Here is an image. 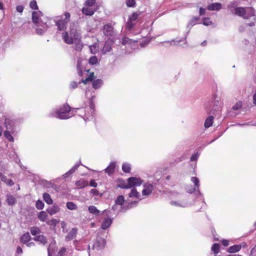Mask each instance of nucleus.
<instances>
[{
    "label": "nucleus",
    "mask_w": 256,
    "mask_h": 256,
    "mask_svg": "<svg viewBox=\"0 0 256 256\" xmlns=\"http://www.w3.org/2000/svg\"><path fill=\"white\" fill-rule=\"evenodd\" d=\"M228 8L232 14L235 15L242 17L244 19L252 18V20H256L255 10L252 7H236L234 6V4H230L228 5Z\"/></svg>",
    "instance_id": "obj_1"
},
{
    "label": "nucleus",
    "mask_w": 256,
    "mask_h": 256,
    "mask_svg": "<svg viewBox=\"0 0 256 256\" xmlns=\"http://www.w3.org/2000/svg\"><path fill=\"white\" fill-rule=\"evenodd\" d=\"M81 33L80 26L74 23H72L70 24L69 32H64L62 34V38L66 43L71 44L81 40Z\"/></svg>",
    "instance_id": "obj_2"
},
{
    "label": "nucleus",
    "mask_w": 256,
    "mask_h": 256,
    "mask_svg": "<svg viewBox=\"0 0 256 256\" xmlns=\"http://www.w3.org/2000/svg\"><path fill=\"white\" fill-rule=\"evenodd\" d=\"M43 14L40 11L34 12L32 14V20L38 34L42 35L44 33L48 27L47 22H44L42 19Z\"/></svg>",
    "instance_id": "obj_3"
},
{
    "label": "nucleus",
    "mask_w": 256,
    "mask_h": 256,
    "mask_svg": "<svg viewBox=\"0 0 256 256\" xmlns=\"http://www.w3.org/2000/svg\"><path fill=\"white\" fill-rule=\"evenodd\" d=\"M70 14L68 12H66L62 15L54 18V21L58 30H64L66 28L67 24L70 21Z\"/></svg>",
    "instance_id": "obj_4"
},
{
    "label": "nucleus",
    "mask_w": 256,
    "mask_h": 256,
    "mask_svg": "<svg viewBox=\"0 0 256 256\" xmlns=\"http://www.w3.org/2000/svg\"><path fill=\"white\" fill-rule=\"evenodd\" d=\"M50 116L60 119H66L74 116L73 110L68 104H64L60 110L52 112Z\"/></svg>",
    "instance_id": "obj_5"
},
{
    "label": "nucleus",
    "mask_w": 256,
    "mask_h": 256,
    "mask_svg": "<svg viewBox=\"0 0 256 256\" xmlns=\"http://www.w3.org/2000/svg\"><path fill=\"white\" fill-rule=\"evenodd\" d=\"M126 184H121L120 187L122 188H130L134 186H140L143 180L138 178L130 177L127 180Z\"/></svg>",
    "instance_id": "obj_6"
},
{
    "label": "nucleus",
    "mask_w": 256,
    "mask_h": 256,
    "mask_svg": "<svg viewBox=\"0 0 256 256\" xmlns=\"http://www.w3.org/2000/svg\"><path fill=\"white\" fill-rule=\"evenodd\" d=\"M106 244V240L102 238L98 237L96 239V242L93 245V248L98 250L104 248Z\"/></svg>",
    "instance_id": "obj_7"
},
{
    "label": "nucleus",
    "mask_w": 256,
    "mask_h": 256,
    "mask_svg": "<svg viewBox=\"0 0 256 256\" xmlns=\"http://www.w3.org/2000/svg\"><path fill=\"white\" fill-rule=\"evenodd\" d=\"M103 33L106 36H112L114 34L113 27L109 24H105L104 26Z\"/></svg>",
    "instance_id": "obj_8"
},
{
    "label": "nucleus",
    "mask_w": 256,
    "mask_h": 256,
    "mask_svg": "<svg viewBox=\"0 0 256 256\" xmlns=\"http://www.w3.org/2000/svg\"><path fill=\"white\" fill-rule=\"evenodd\" d=\"M78 228H72L66 236V241L68 242L74 238L76 236Z\"/></svg>",
    "instance_id": "obj_9"
},
{
    "label": "nucleus",
    "mask_w": 256,
    "mask_h": 256,
    "mask_svg": "<svg viewBox=\"0 0 256 256\" xmlns=\"http://www.w3.org/2000/svg\"><path fill=\"white\" fill-rule=\"evenodd\" d=\"M122 43L124 45H128L135 48L137 46L136 41L134 40L127 37L124 38L122 40Z\"/></svg>",
    "instance_id": "obj_10"
},
{
    "label": "nucleus",
    "mask_w": 256,
    "mask_h": 256,
    "mask_svg": "<svg viewBox=\"0 0 256 256\" xmlns=\"http://www.w3.org/2000/svg\"><path fill=\"white\" fill-rule=\"evenodd\" d=\"M60 208L58 206L54 204L49 207L46 211L50 215L52 216L60 212Z\"/></svg>",
    "instance_id": "obj_11"
},
{
    "label": "nucleus",
    "mask_w": 256,
    "mask_h": 256,
    "mask_svg": "<svg viewBox=\"0 0 256 256\" xmlns=\"http://www.w3.org/2000/svg\"><path fill=\"white\" fill-rule=\"evenodd\" d=\"M96 12V10L88 6H84L82 9V12L86 16H91L93 15Z\"/></svg>",
    "instance_id": "obj_12"
},
{
    "label": "nucleus",
    "mask_w": 256,
    "mask_h": 256,
    "mask_svg": "<svg viewBox=\"0 0 256 256\" xmlns=\"http://www.w3.org/2000/svg\"><path fill=\"white\" fill-rule=\"evenodd\" d=\"M153 190V186L151 184H148L144 186V188L142 191V194L143 196H148L150 195Z\"/></svg>",
    "instance_id": "obj_13"
},
{
    "label": "nucleus",
    "mask_w": 256,
    "mask_h": 256,
    "mask_svg": "<svg viewBox=\"0 0 256 256\" xmlns=\"http://www.w3.org/2000/svg\"><path fill=\"white\" fill-rule=\"evenodd\" d=\"M222 8V4L219 2L212 3L208 6L209 10H219Z\"/></svg>",
    "instance_id": "obj_14"
},
{
    "label": "nucleus",
    "mask_w": 256,
    "mask_h": 256,
    "mask_svg": "<svg viewBox=\"0 0 256 256\" xmlns=\"http://www.w3.org/2000/svg\"><path fill=\"white\" fill-rule=\"evenodd\" d=\"M76 68L78 74L80 76L84 74V73L88 74L90 72V69H86L84 67V65H77Z\"/></svg>",
    "instance_id": "obj_15"
},
{
    "label": "nucleus",
    "mask_w": 256,
    "mask_h": 256,
    "mask_svg": "<svg viewBox=\"0 0 256 256\" xmlns=\"http://www.w3.org/2000/svg\"><path fill=\"white\" fill-rule=\"evenodd\" d=\"M115 168L116 163L111 162L110 165L104 170L105 172L110 175L114 172Z\"/></svg>",
    "instance_id": "obj_16"
},
{
    "label": "nucleus",
    "mask_w": 256,
    "mask_h": 256,
    "mask_svg": "<svg viewBox=\"0 0 256 256\" xmlns=\"http://www.w3.org/2000/svg\"><path fill=\"white\" fill-rule=\"evenodd\" d=\"M112 42L111 40H107L104 45V46L102 50V52L103 54H106L108 52H110L112 48Z\"/></svg>",
    "instance_id": "obj_17"
},
{
    "label": "nucleus",
    "mask_w": 256,
    "mask_h": 256,
    "mask_svg": "<svg viewBox=\"0 0 256 256\" xmlns=\"http://www.w3.org/2000/svg\"><path fill=\"white\" fill-rule=\"evenodd\" d=\"M0 178H1L2 181L6 183L7 185L9 186H12L14 184V182L12 180L8 179L6 176L3 175L0 172Z\"/></svg>",
    "instance_id": "obj_18"
},
{
    "label": "nucleus",
    "mask_w": 256,
    "mask_h": 256,
    "mask_svg": "<svg viewBox=\"0 0 256 256\" xmlns=\"http://www.w3.org/2000/svg\"><path fill=\"white\" fill-rule=\"evenodd\" d=\"M241 248L242 246L240 245H234L228 248V252L230 253H235L238 252L241 249Z\"/></svg>",
    "instance_id": "obj_19"
},
{
    "label": "nucleus",
    "mask_w": 256,
    "mask_h": 256,
    "mask_svg": "<svg viewBox=\"0 0 256 256\" xmlns=\"http://www.w3.org/2000/svg\"><path fill=\"white\" fill-rule=\"evenodd\" d=\"M112 220L110 218H106L102 223L101 228L103 230L108 228L112 224Z\"/></svg>",
    "instance_id": "obj_20"
},
{
    "label": "nucleus",
    "mask_w": 256,
    "mask_h": 256,
    "mask_svg": "<svg viewBox=\"0 0 256 256\" xmlns=\"http://www.w3.org/2000/svg\"><path fill=\"white\" fill-rule=\"evenodd\" d=\"M31 237L28 232L24 234L21 237L20 240L24 244H26L30 240Z\"/></svg>",
    "instance_id": "obj_21"
},
{
    "label": "nucleus",
    "mask_w": 256,
    "mask_h": 256,
    "mask_svg": "<svg viewBox=\"0 0 256 256\" xmlns=\"http://www.w3.org/2000/svg\"><path fill=\"white\" fill-rule=\"evenodd\" d=\"M88 212L98 216L100 214V211L97 209V208L94 206H90L88 207Z\"/></svg>",
    "instance_id": "obj_22"
},
{
    "label": "nucleus",
    "mask_w": 256,
    "mask_h": 256,
    "mask_svg": "<svg viewBox=\"0 0 256 256\" xmlns=\"http://www.w3.org/2000/svg\"><path fill=\"white\" fill-rule=\"evenodd\" d=\"M76 185L80 188H84L88 185V182L84 180H80L76 182Z\"/></svg>",
    "instance_id": "obj_23"
},
{
    "label": "nucleus",
    "mask_w": 256,
    "mask_h": 256,
    "mask_svg": "<svg viewBox=\"0 0 256 256\" xmlns=\"http://www.w3.org/2000/svg\"><path fill=\"white\" fill-rule=\"evenodd\" d=\"M43 198L48 204H51L53 202L50 195L48 193L45 192L43 194Z\"/></svg>",
    "instance_id": "obj_24"
},
{
    "label": "nucleus",
    "mask_w": 256,
    "mask_h": 256,
    "mask_svg": "<svg viewBox=\"0 0 256 256\" xmlns=\"http://www.w3.org/2000/svg\"><path fill=\"white\" fill-rule=\"evenodd\" d=\"M34 240L36 241L40 242L43 244L46 243V240L43 235H38L34 238Z\"/></svg>",
    "instance_id": "obj_25"
},
{
    "label": "nucleus",
    "mask_w": 256,
    "mask_h": 256,
    "mask_svg": "<svg viewBox=\"0 0 256 256\" xmlns=\"http://www.w3.org/2000/svg\"><path fill=\"white\" fill-rule=\"evenodd\" d=\"M48 214L44 211L40 212L38 215V218L42 222H45L48 218Z\"/></svg>",
    "instance_id": "obj_26"
},
{
    "label": "nucleus",
    "mask_w": 256,
    "mask_h": 256,
    "mask_svg": "<svg viewBox=\"0 0 256 256\" xmlns=\"http://www.w3.org/2000/svg\"><path fill=\"white\" fill-rule=\"evenodd\" d=\"M78 166H79L78 164H76L68 172L64 174L63 175V176L64 178L68 177V176L73 174L75 172V170L78 168Z\"/></svg>",
    "instance_id": "obj_27"
},
{
    "label": "nucleus",
    "mask_w": 256,
    "mask_h": 256,
    "mask_svg": "<svg viewBox=\"0 0 256 256\" xmlns=\"http://www.w3.org/2000/svg\"><path fill=\"white\" fill-rule=\"evenodd\" d=\"M6 202L8 205L12 206L15 204L16 201L14 196L12 195H7Z\"/></svg>",
    "instance_id": "obj_28"
},
{
    "label": "nucleus",
    "mask_w": 256,
    "mask_h": 256,
    "mask_svg": "<svg viewBox=\"0 0 256 256\" xmlns=\"http://www.w3.org/2000/svg\"><path fill=\"white\" fill-rule=\"evenodd\" d=\"M103 82L102 80L100 79H98L96 80H94L92 82V87L94 89L99 88L102 84Z\"/></svg>",
    "instance_id": "obj_29"
},
{
    "label": "nucleus",
    "mask_w": 256,
    "mask_h": 256,
    "mask_svg": "<svg viewBox=\"0 0 256 256\" xmlns=\"http://www.w3.org/2000/svg\"><path fill=\"white\" fill-rule=\"evenodd\" d=\"M214 118L212 116H210L204 122V126L208 128L211 126L213 123Z\"/></svg>",
    "instance_id": "obj_30"
},
{
    "label": "nucleus",
    "mask_w": 256,
    "mask_h": 256,
    "mask_svg": "<svg viewBox=\"0 0 256 256\" xmlns=\"http://www.w3.org/2000/svg\"><path fill=\"white\" fill-rule=\"evenodd\" d=\"M14 122L10 119L6 118L5 119V126L8 130H12Z\"/></svg>",
    "instance_id": "obj_31"
},
{
    "label": "nucleus",
    "mask_w": 256,
    "mask_h": 256,
    "mask_svg": "<svg viewBox=\"0 0 256 256\" xmlns=\"http://www.w3.org/2000/svg\"><path fill=\"white\" fill-rule=\"evenodd\" d=\"M199 20V18L197 17L193 18L188 24L187 27L191 28L193 26L197 24L198 21Z\"/></svg>",
    "instance_id": "obj_32"
},
{
    "label": "nucleus",
    "mask_w": 256,
    "mask_h": 256,
    "mask_svg": "<svg viewBox=\"0 0 256 256\" xmlns=\"http://www.w3.org/2000/svg\"><path fill=\"white\" fill-rule=\"evenodd\" d=\"M124 202V198L123 196H118L115 200V204L120 206H122Z\"/></svg>",
    "instance_id": "obj_33"
},
{
    "label": "nucleus",
    "mask_w": 256,
    "mask_h": 256,
    "mask_svg": "<svg viewBox=\"0 0 256 256\" xmlns=\"http://www.w3.org/2000/svg\"><path fill=\"white\" fill-rule=\"evenodd\" d=\"M140 13L138 12H134L132 15H130L128 18V20L132 22H136V20L139 16Z\"/></svg>",
    "instance_id": "obj_34"
},
{
    "label": "nucleus",
    "mask_w": 256,
    "mask_h": 256,
    "mask_svg": "<svg viewBox=\"0 0 256 256\" xmlns=\"http://www.w3.org/2000/svg\"><path fill=\"white\" fill-rule=\"evenodd\" d=\"M170 204L172 206H180V207H186L187 206V204L186 202H178L176 201H172L170 202Z\"/></svg>",
    "instance_id": "obj_35"
},
{
    "label": "nucleus",
    "mask_w": 256,
    "mask_h": 256,
    "mask_svg": "<svg viewBox=\"0 0 256 256\" xmlns=\"http://www.w3.org/2000/svg\"><path fill=\"white\" fill-rule=\"evenodd\" d=\"M66 208L70 210H76L77 209V206L73 202H69L66 204Z\"/></svg>",
    "instance_id": "obj_36"
},
{
    "label": "nucleus",
    "mask_w": 256,
    "mask_h": 256,
    "mask_svg": "<svg viewBox=\"0 0 256 256\" xmlns=\"http://www.w3.org/2000/svg\"><path fill=\"white\" fill-rule=\"evenodd\" d=\"M75 49L77 51H80L83 48V44L81 42L80 40L75 42Z\"/></svg>",
    "instance_id": "obj_37"
},
{
    "label": "nucleus",
    "mask_w": 256,
    "mask_h": 256,
    "mask_svg": "<svg viewBox=\"0 0 256 256\" xmlns=\"http://www.w3.org/2000/svg\"><path fill=\"white\" fill-rule=\"evenodd\" d=\"M140 196V193L138 192L135 188H132L129 194L130 197H136L138 198H139Z\"/></svg>",
    "instance_id": "obj_38"
},
{
    "label": "nucleus",
    "mask_w": 256,
    "mask_h": 256,
    "mask_svg": "<svg viewBox=\"0 0 256 256\" xmlns=\"http://www.w3.org/2000/svg\"><path fill=\"white\" fill-rule=\"evenodd\" d=\"M136 24V22H132L130 20H128L126 26V28L128 30H130L133 28Z\"/></svg>",
    "instance_id": "obj_39"
},
{
    "label": "nucleus",
    "mask_w": 256,
    "mask_h": 256,
    "mask_svg": "<svg viewBox=\"0 0 256 256\" xmlns=\"http://www.w3.org/2000/svg\"><path fill=\"white\" fill-rule=\"evenodd\" d=\"M30 232L32 236H36L37 234L40 233V230L37 226H33L30 228Z\"/></svg>",
    "instance_id": "obj_40"
},
{
    "label": "nucleus",
    "mask_w": 256,
    "mask_h": 256,
    "mask_svg": "<svg viewBox=\"0 0 256 256\" xmlns=\"http://www.w3.org/2000/svg\"><path fill=\"white\" fill-rule=\"evenodd\" d=\"M4 136L10 142H14V138L10 134V132L6 130L4 132Z\"/></svg>",
    "instance_id": "obj_41"
},
{
    "label": "nucleus",
    "mask_w": 256,
    "mask_h": 256,
    "mask_svg": "<svg viewBox=\"0 0 256 256\" xmlns=\"http://www.w3.org/2000/svg\"><path fill=\"white\" fill-rule=\"evenodd\" d=\"M122 170L124 172H130V164L128 163H124L122 166Z\"/></svg>",
    "instance_id": "obj_42"
},
{
    "label": "nucleus",
    "mask_w": 256,
    "mask_h": 256,
    "mask_svg": "<svg viewBox=\"0 0 256 256\" xmlns=\"http://www.w3.org/2000/svg\"><path fill=\"white\" fill-rule=\"evenodd\" d=\"M220 248V245L218 244H214L212 247V250L215 254L218 253V250Z\"/></svg>",
    "instance_id": "obj_43"
},
{
    "label": "nucleus",
    "mask_w": 256,
    "mask_h": 256,
    "mask_svg": "<svg viewBox=\"0 0 256 256\" xmlns=\"http://www.w3.org/2000/svg\"><path fill=\"white\" fill-rule=\"evenodd\" d=\"M94 73L93 72L90 73L88 77L86 78L85 80H82V82L83 83L86 84L88 82L92 81L94 78Z\"/></svg>",
    "instance_id": "obj_44"
},
{
    "label": "nucleus",
    "mask_w": 256,
    "mask_h": 256,
    "mask_svg": "<svg viewBox=\"0 0 256 256\" xmlns=\"http://www.w3.org/2000/svg\"><path fill=\"white\" fill-rule=\"evenodd\" d=\"M191 180L192 182L194 183L195 186L196 188L198 190L200 186L199 184V180L198 178L193 176L191 178Z\"/></svg>",
    "instance_id": "obj_45"
},
{
    "label": "nucleus",
    "mask_w": 256,
    "mask_h": 256,
    "mask_svg": "<svg viewBox=\"0 0 256 256\" xmlns=\"http://www.w3.org/2000/svg\"><path fill=\"white\" fill-rule=\"evenodd\" d=\"M90 50L92 53L96 54L98 51V48L96 44H94L90 46Z\"/></svg>",
    "instance_id": "obj_46"
},
{
    "label": "nucleus",
    "mask_w": 256,
    "mask_h": 256,
    "mask_svg": "<svg viewBox=\"0 0 256 256\" xmlns=\"http://www.w3.org/2000/svg\"><path fill=\"white\" fill-rule=\"evenodd\" d=\"M36 206L38 210H42L44 207V203L42 201L38 200L36 202Z\"/></svg>",
    "instance_id": "obj_47"
},
{
    "label": "nucleus",
    "mask_w": 256,
    "mask_h": 256,
    "mask_svg": "<svg viewBox=\"0 0 256 256\" xmlns=\"http://www.w3.org/2000/svg\"><path fill=\"white\" fill-rule=\"evenodd\" d=\"M202 24L204 26H208L212 24V22L209 18H204L202 19Z\"/></svg>",
    "instance_id": "obj_48"
},
{
    "label": "nucleus",
    "mask_w": 256,
    "mask_h": 256,
    "mask_svg": "<svg viewBox=\"0 0 256 256\" xmlns=\"http://www.w3.org/2000/svg\"><path fill=\"white\" fill-rule=\"evenodd\" d=\"M96 4V0H86L85 2V6L90 7L94 6V4Z\"/></svg>",
    "instance_id": "obj_49"
},
{
    "label": "nucleus",
    "mask_w": 256,
    "mask_h": 256,
    "mask_svg": "<svg viewBox=\"0 0 256 256\" xmlns=\"http://www.w3.org/2000/svg\"><path fill=\"white\" fill-rule=\"evenodd\" d=\"M242 106V102L239 101L237 102L233 106L232 109L234 110H238L240 109Z\"/></svg>",
    "instance_id": "obj_50"
},
{
    "label": "nucleus",
    "mask_w": 256,
    "mask_h": 256,
    "mask_svg": "<svg viewBox=\"0 0 256 256\" xmlns=\"http://www.w3.org/2000/svg\"><path fill=\"white\" fill-rule=\"evenodd\" d=\"M46 224L48 225L56 226L58 223V220L56 219H52L46 222Z\"/></svg>",
    "instance_id": "obj_51"
},
{
    "label": "nucleus",
    "mask_w": 256,
    "mask_h": 256,
    "mask_svg": "<svg viewBox=\"0 0 256 256\" xmlns=\"http://www.w3.org/2000/svg\"><path fill=\"white\" fill-rule=\"evenodd\" d=\"M30 6L33 10H37L38 8L37 3L36 0H32L30 4Z\"/></svg>",
    "instance_id": "obj_52"
},
{
    "label": "nucleus",
    "mask_w": 256,
    "mask_h": 256,
    "mask_svg": "<svg viewBox=\"0 0 256 256\" xmlns=\"http://www.w3.org/2000/svg\"><path fill=\"white\" fill-rule=\"evenodd\" d=\"M126 4L128 7H134L135 6L136 2L134 0H126Z\"/></svg>",
    "instance_id": "obj_53"
},
{
    "label": "nucleus",
    "mask_w": 256,
    "mask_h": 256,
    "mask_svg": "<svg viewBox=\"0 0 256 256\" xmlns=\"http://www.w3.org/2000/svg\"><path fill=\"white\" fill-rule=\"evenodd\" d=\"M98 58L96 56H93L89 59V64H96Z\"/></svg>",
    "instance_id": "obj_54"
},
{
    "label": "nucleus",
    "mask_w": 256,
    "mask_h": 256,
    "mask_svg": "<svg viewBox=\"0 0 256 256\" xmlns=\"http://www.w3.org/2000/svg\"><path fill=\"white\" fill-rule=\"evenodd\" d=\"M199 155L200 154H198V153L193 154L190 158V161L196 160L198 159Z\"/></svg>",
    "instance_id": "obj_55"
},
{
    "label": "nucleus",
    "mask_w": 256,
    "mask_h": 256,
    "mask_svg": "<svg viewBox=\"0 0 256 256\" xmlns=\"http://www.w3.org/2000/svg\"><path fill=\"white\" fill-rule=\"evenodd\" d=\"M250 256H256V244L251 250Z\"/></svg>",
    "instance_id": "obj_56"
},
{
    "label": "nucleus",
    "mask_w": 256,
    "mask_h": 256,
    "mask_svg": "<svg viewBox=\"0 0 256 256\" xmlns=\"http://www.w3.org/2000/svg\"><path fill=\"white\" fill-rule=\"evenodd\" d=\"M78 86V84L74 82H72L70 85V88L74 89Z\"/></svg>",
    "instance_id": "obj_57"
},
{
    "label": "nucleus",
    "mask_w": 256,
    "mask_h": 256,
    "mask_svg": "<svg viewBox=\"0 0 256 256\" xmlns=\"http://www.w3.org/2000/svg\"><path fill=\"white\" fill-rule=\"evenodd\" d=\"M16 10L19 12H22L24 10V6L21 5L18 6L16 7Z\"/></svg>",
    "instance_id": "obj_58"
},
{
    "label": "nucleus",
    "mask_w": 256,
    "mask_h": 256,
    "mask_svg": "<svg viewBox=\"0 0 256 256\" xmlns=\"http://www.w3.org/2000/svg\"><path fill=\"white\" fill-rule=\"evenodd\" d=\"M90 186L94 188H96L98 186L97 183L96 182L95 180H92L90 181Z\"/></svg>",
    "instance_id": "obj_59"
},
{
    "label": "nucleus",
    "mask_w": 256,
    "mask_h": 256,
    "mask_svg": "<svg viewBox=\"0 0 256 256\" xmlns=\"http://www.w3.org/2000/svg\"><path fill=\"white\" fill-rule=\"evenodd\" d=\"M91 194L93 196H98V191L96 189H92L90 191Z\"/></svg>",
    "instance_id": "obj_60"
},
{
    "label": "nucleus",
    "mask_w": 256,
    "mask_h": 256,
    "mask_svg": "<svg viewBox=\"0 0 256 256\" xmlns=\"http://www.w3.org/2000/svg\"><path fill=\"white\" fill-rule=\"evenodd\" d=\"M66 252V248H62L59 251L58 254L60 256H62Z\"/></svg>",
    "instance_id": "obj_61"
},
{
    "label": "nucleus",
    "mask_w": 256,
    "mask_h": 256,
    "mask_svg": "<svg viewBox=\"0 0 256 256\" xmlns=\"http://www.w3.org/2000/svg\"><path fill=\"white\" fill-rule=\"evenodd\" d=\"M206 10L205 8H200V12H199L200 15V16L204 15L206 12Z\"/></svg>",
    "instance_id": "obj_62"
},
{
    "label": "nucleus",
    "mask_w": 256,
    "mask_h": 256,
    "mask_svg": "<svg viewBox=\"0 0 256 256\" xmlns=\"http://www.w3.org/2000/svg\"><path fill=\"white\" fill-rule=\"evenodd\" d=\"M16 252L18 254H20L22 253V250L20 246L17 247Z\"/></svg>",
    "instance_id": "obj_63"
},
{
    "label": "nucleus",
    "mask_w": 256,
    "mask_h": 256,
    "mask_svg": "<svg viewBox=\"0 0 256 256\" xmlns=\"http://www.w3.org/2000/svg\"><path fill=\"white\" fill-rule=\"evenodd\" d=\"M253 103L256 105V90L253 96Z\"/></svg>",
    "instance_id": "obj_64"
}]
</instances>
